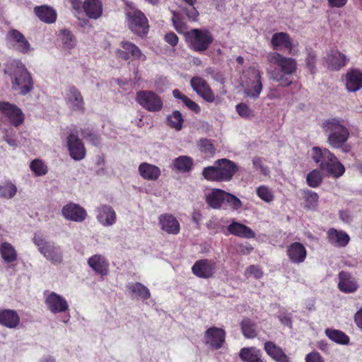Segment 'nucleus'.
Here are the masks:
<instances>
[{
	"label": "nucleus",
	"mask_w": 362,
	"mask_h": 362,
	"mask_svg": "<svg viewBox=\"0 0 362 362\" xmlns=\"http://www.w3.org/2000/svg\"><path fill=\"white\" fill-rule=\"evenodd\" d=\"M269 64L276 65L278 69L268 71L270 79L279 83L282 86L288 87L292 84L289 76L297 71V62L295 59L285 57L277 52H270L267 54Z\"/></svg>",
	"instance_id": "obj_1"
},
{
	"label": "nucleus",
	"mask_w": 362,
	"mask_h": 362,
	"mask_svg": "<svg viewBox=\"0 0 362 362\" xmlns=\"http://www.w3.org/2000/svg\"><path fill=\"white\" fill-rule=\"evenodd\" d=\"M322 128L327 136V141L332 148H342L344 152H348L347 148L344 145L348 141L350 133L348 128L337 117H332L325 120Z\"/></svg>",
	"instance_id": "obj_2"
},
{
	"label": "nucleus",
	"mask_w": 362,
	"mask_h": 362,
	"mask_svg": "<svg viewBox=\"0 0 362 362\" xmlns=\"http://www.w3.org/2000/svg\"><path fill=\"white\" fill-rule=\"evenodd\" d=\"M238 169V165L232 160L222 158L217 160L214 166L204 168L202 175L209 181H230Z\"/></svg>",
	"instance_id": "obj_3"
},
{
	"label": "nucleus",
	"mask_w": 362,
	"mask_h": 362,
	"mask_svg": "<svg viewBox=\"0 0 362 362\" xmlns=\"http://www.w3.org/2000/svg\"><path fill=\"white\" fill-rule=\"evenodd\" d=\"M312 151L313 160L320 164L321 169L327 171L336 177L344 174L345 171L344 165L329 150L315 146L312 148Z\"/></svg>",
	"instance_id": "obj_4"
},
{
	"label": "nucleus",
	"mask_w": 362,
	"mask_h": 362,
	"mask_svg": "<svg viewBox=\"0 0 362 362\" xmlns=\"http://www.w3.org/2000/svg\"><path fill=\"white\" fill-rule=\"evenodd\" d=\"M241 85L246 97L257 99L263 88L260 71L253 66L249 67L243 72Z\"/></svg>",
	"instance_id": "obj_5"
},
{
	"label": "nucleus",
	"mask_w": 362,
	"mask_h": 362,
	"mask_svg": "<svg viewBox=\"0 0 362 362\" xmlns=\"http://www.w3.org/2000/svg\"><path fill=\"white\" fill-rule=\"evenodd\" d=\"M11 77L12 88L21 95H26L31 91L33 82L31 76L25 65L16 63L15 69L9 73Z\"/></svg>",
	"instance_id": "obj_6"
},
{
	"label": "nucleus",
	"mask_w": 362,
	"mask_h": 362,
	"mask_svg": "<svg viewBox=\"0 0 362 362\" xmlns=\"http://www.w3.org/2000/svg\"><path fill=\"white\" fill-rule=\"evenodd\" d=\"M185 37L189 47L199 52L208 49L214 40V37L209 30L197 28L186 32Z\"/></svg>",
	"instance_id": "obj_7"
},
{
	"label": "nucleus",
	"mask_w": 362,
	"mask_h": 362,
	"mask_svg": "<svg viewBox=\"0 0 362 362\" xmlns=\"http://www.w3.org/2000/svg\"><path fill=\"white\" fill-rule=\"evenodd\" d=\"M33 242L40 253L52 264H59L62 262V252L59 246L47 241L42 235L37 233L34 235Z\"/></svg>",
	"instance_id": "obj_8"
},
{
	"label": "nucleus",
	"mask_w": 362,
	"mask_h": 362,
	"mask_svg": "<svg viewBox=\"0 0 362 362\" xmlns=\"http://www.w3.org/2000/svg\"><path fill=\"white\" fill-rule=\"evenodd\" d=\"M129 29L136 35L143 37L148 31V22L146 16L139 10H132L127 13Z\"/></svg>",
	"instance_id": "obj_9"
},
{
	"label": "nucleus",
	"mask_w": 362,
	"mask_h": 362,
	"mask_svg": "<svg viewBox=\"0 0 362 362\" xmlns=\"http://www.w3.org/2000/svg\"><path fill=\"white\" fill-rule=\"evenodd\" d=\"M136 100L143 108L150 112H158L163 106L161 98L151 90L138 91Z\"/></svg>",
	"instance_id": "obj_10"
},
{
	"label": "nucleus",
	"mask_w": 362,
	"mask_h": 362,
	"mask_svg": "<svg viewBox=\"0 0 362 362\" xmlns=\"http://www.w3.org/2000/svg\"><path fill=\"white\" fill-rule=\"evenodd\" d=\"M6 41L11 45L16 50L22 53L28 54L33 48L22 33L16 29H11L6 35Z\"/></svg>",
	"instance_id": "obj_11"
},
{
	"label": "nucleus",
	"mask_w": 362,
	"mask_h": 362,
	"mask_svg": "<svg viewBox=\"0 0 362 362\" xmlns=\"http://www.w3.org/2000/svg\"><path fill=\"white\" fill-rule=\"evenodd\" d=\"M120 45L123 49H117L116 55L118 58L127 61L129 59L130 54L134 60L146 61V55L142 53L139 47L135 44L129 41L123 40L120 42Z\"/></svg>",
	"instance_id": "obj_12"
},
{
	"label": "nucleus",
	"mask_w": 362,
	"mask_h": 362,
	"mask_svg": "<svg viewBox=\"0 0 362 362\" xmlns=\"http://www.w3.org/2000/svg\"><path fill=\"white\" fill-rule=\"evenodd\" d=\"M0 112L15 127H18L24 121V114L21 110L8 102H0Z\"/></svg>",
	"instance_id": "obj_13"
},
{
	"label": "nucleus",
	"mask_w": 362,
	"mask_h": 362,
	"mask_svg": "<svg viewBox=\"0 0 362 362\" xmlns=\"http://www.w3.org/2000/svg\"><path fill=\"white\" fill-rule=\"evenodd\" d=\"M190 83L192 89L209 103H213L215 100L214 94L206 81L201 77H193Z\"/></svg>",
	"instance_id": "obj_14"
},
{
	"label": "nucleus",
	"mask_w": 362,
	"mask_h": 362,
	"mask_svg": "<svg viewBox=\"0 0 362 362\" xmlns=\"http://www.w3.org/2000/svg\"><path fill=\"white\" fill-rule=\"evenodd\" d=\"M216 269V263L204 259L197 260L192 267V273L197 277L209 279L213 276Z\"/></svg>",
	"instance_id": "obj_15"
},
{
	"label": "nucleus",
	"mask_w": 362,
	"mask_h": 362,
	"mask_svg": "<svg viewBox=\"0 0 362 362\" xmlns=\"http://www.w3.org/2000/svg\"><path fill=\"white\" fill-rule=\"evenodd\" d=\"M270 44L274 49H285L288 54H291L294 45L293 40L287 33H275L270 40Z\"/></svg>",
	"instance_id": "obj_16"
},
{
	"label": "nucleus",
	"mask_w": 362,
	"mask_h": 362,
	"mask_svg": "<svg viewBox=\"0 0 362 362\" xmlns=\"http://www.w3.org/2000/svg\"><path fill=\"white\" fill-rule=\"evenodd\" d=\"M225 335L226 333L223 329L216 327H211L206 331L205 342L213 349H218L225 341Z\"/></svg>",
	"instance_id": "obj_17"
},
{
	"label": "nucleus",
	"mask_w": 362,
	"mask_h": 362,
	"mask_svg": "<svg viewBox=\"0 0 362 362\" xmlns=\"http://www.w3.org/2000/svg\"><path fill=\"white\" fill-rule=\"evenodd\" d=\"M67 143L70 156L73 159L81 160L85 157V148L76 134L71 133L68 136Z\"/></svg>",
	"instance_id": "obj_18"
},
{
	"label": "nucleus",
	"mask_w": 362,
	"mask_h": 362,
	"mask_svg": "<svg viewBox=\"0 0 362 362\" xmlns=\"http://www.w3.org/2000/svg\"><path fill=\"white\" fill-rule=\"evenodd\" d=\"M62 213L65 218L76 222H82L87 216L86 211L83 208L74 203L64 206Z\"/></svg>",
	"instance_id": "obj_19"
},
{
	"label": "nucleus",
	"mask_w": 362,
	"mask_h": 362,
	"mask_svg": "<svg viewBox=\"0 0 362 362\" xmlns=\"http://www.w3.org/2000/svg\"><path fill=\"white\" fill-rule=\"evenodd\" d=\"M45 303L48 309L53 313L66 311L69 308L66 300L54 292H52L47 296Z\"/></svg>",
	"instance_id": "obj_20"
},
{
	"label": "nucleus",
	"mask_w": 362,
	"mask_h": 362,
	"mask_svg": "<svg viewBox=\"0 0 362 362\" xmlns=\"http://www.w3.org/2000/svg\"><path fill=\"white\" fill-rule=\"evenodd\" d=\"M161 229L168 234L176 235L180 233V226L177 218L170 214H163L159 216Z\"/></svg>",
	"instance_id": "obj_21"
},
{
	"label": "nucleus",
	"mask_w": 362,
	"mask_h": 362,
	"mask_svg": "<svg viewBox=\"0 0 362 362\" xmlns=\"http://www.w3.org/2000/svg\"><path fill=\"white\" fill-rule=\"evenodd\" d=\"M339 289L346 293L355 292L359 287L355 278L351 274L346 272H341L339 274Z\"/></svg>",
	"instance_id": "obj_22"
},
{
	"label": "nucleus",
	"mask_w": 362,
	"mask_h": 362,
	"mask_svg": "<svg viewBox=\"0 0 362 362\" xmlns=\"http://www.w3.org/2000/svg\"><path fill=\"white\" fill-rule=\"evenodd\" d=\"M97 219L104 226H110L116 222V214L109 205H102L97 208Z\"/></svg>",
	"instance_id": "obj_23"
},
{
	"label": "nucleus",
	"mask_w": 362,
	"mask_h": 362,
	"mask_svg": "<svg viewBox=\"0 0 362 362\" xmlns=\"http://www.w3.org/2000/svg\"><path fill=\"white\" fill-rule=\"evenodd\" d=\"M327 234L328 242L336 247H345L350 240V238L346 232L338 230L334 228H329Z\"/></svg>",
	"instance_id": "obj_24"
},
{
	"label": "nucleus",
	"mask_w": 362,
	"mask_h": 362,
	"mask_svg": "<svg viewBox=\"0 0 362 362\" xmlns=\"http://www.w3.org/2000/svg\"><path fill=\"white\" fill-rule=\"evenodd\" d=\"M227 229L230 234L242 238L250 239L255 237V232L250 227L235 221L231 222Z\"/></svg>",
	"instance_id": "obj_25"
},
{
	"label": "nucleus",
	"mask_w": 362,
	"mask_h": 362,
	"mask_svg": "<svg viewBox=\"0 0 362 362\" xmlns=\"http://www.w3.org/2000/svg\"><path fill=\"white\" fill-rule=\"evenodd\" d=\"M287 255L293 263L300 264L305 259L307 252L301 243L296 242L288 247Z\"/></svg>",
	"instance_id": "obj_26"
},
{
	"label": "nucleus",
	"mask_w": 362,
	"mask_h": 362,
	"mask_svg": "<svg viewBox=\"0 0 362 362\" xmlns=\"http://www.w3.org/2000/svg\"><path fill=\"white\" fill-rule=\"evenodd\" d=\"M88 264L90 268L101 276H106L109 273V264L105 258L100 255H95L90 257Z\"/></svg>",
	"instance_id": "obj_27"
},
{
	"label": "nucleus",
	"mask_w": 362,
	"mask_h": 362,
	"mask_svg": "<svg viewBox=\"0 0 362 362\" xmlns=\"http://www.w3.org/2000/svg\"><path fill=\"white\" fill-rule=\"evenodd\" d=\"M20 323V317L16 311L5 309L0 310V324L8 328H16Z\"/></svg>",
	"instance_id": "obj_28"
},
{
	"label": "nucleus",
	"mask_w": 362,
	"mask_h": 362,
	"mask_svg": "<svg viewBox=\"0 0 362 362\" xmlns=\"http://www.w3.org/2000/svg\"><path fill=\"white\" fill-rule=\"evenodd\" d=\"M346 86L349 92H355L362 87V72L352 69L346 75Z\"/></svg>",
	"instance_id": "obj_29"
},
{
	"label": "nucleus",
	"mask_w": 362,
	"mask_h": 362,
	"mask_svg": "<svg viewBox=\"0 0 362 362\" xmlns=\"http://www.w3.org/2000/svg\"><path fill=\"white\" fill-rule=\"evenodd\" d=\"M83 6L86 16L90 18L97 19L102 16L103 4L100 0H86Z\"/></svg>",
	"instance_id": "obj_30"
},
{
	"label": "nucleus",
	"mask_w": 362,
	"mask_h": 362,
	"mask_svg": "<svg viewBox=\"0 0 362 362\" xmlns=\"http://www.w3.org/2000/svg\"><path fill=\"white\" fill-rule=\"evenodd\" d=\"M139 173L144 179L147 180H156L160 175V168L148 163H142L139 165Z\"/></svg>",
	"instance_id": "obj_31"
},
{
	"label": "nucleus",
	"mask_w": 362,
	"mask_h": 362,
	"mask_svg": "<svg viewBox=\"0 0 362 362\" xmlns=\"http://www.w3.org/2000/svg\"><path fill=\"white\" fill-rule=\"evenodd\" d=\"M264 350L270 357L277 362H289V358L282 349L272 341H267L264 344Z\"/></svg>",
	"instance_id": "obj_32"
},
{
	"label": "nucleus",
	"mask_w": 362,
	"mask_h": 362,
	"mask_svg": "<svg viewBox=\"0 0 362 362\" xmlns=\"http://www.w3.org/2000/svg\"><path fill=\"white\" fill-rule=\"evenodd\" d=\"M67 99L74 110L83 111L84 110L83 98L80 91L75 87L69 88Z\"/></svg>",
	"instance_id": "obj_33"
},
{
	"label": "nucleus",
	"mask_w": 362,
	"mask_h": 362,
	"mask_svg": "<svg viewBox=\"0 0 362 362\" xmlns=\"http://www.w3.org/2000/svg\"><path fill=\"white\" fill-rule=\"evenodd\" d=\"M325 59L328 66L333 69H339L348 61L347 57L339 51H332Z\"/></svg>",
	"instance_id": "obj_34"
},
{
	"label": "nucleus",
	"mask_w": 362,
	"mask_h": 362,
	"mask_svg": "<svg viewBox=\"0 0 362 362\" xmlns=\"http://www.w3.org/2000/svg\"><path fill=\"white\" fill-rule=\"evenodd\" d=\"M225 193L226 192L222 189H214L210 194L206 195V202L211 208L218 209L224 203Z\"/></svg>",
	"instance_id": "obj_35"
},
{
	"label": "nucleus",
	"mask_w": 362,
	"mask_h": 362,
	"mask_svg": "<svg viewBox=\"0 0 362 362\" xmlns=\"http://www.w3.org/2000/svg\"><path fill=\"white\" fill-rule=\"evenodd\" d=\"M35 13L41 21L45 23H51L56 21L57 13L55 11L47 6H36Z\"/></svg>",
	"instance_id": "obj_36"
},
{
	"label": "nucleus",
	"mask_w": 362,
	"mask_h": 362,
	"mask_svg": "<svg viewBox=\"0 0 362 362\" xmlns=\"http://www.w3.org/2000/svg\"><path fill=\"white\" fill-rule=\"evenodd\" d=\"M193 160L187 156H180L173 160V168L180 173H187L192 170Z\"/></svg>",
	"instance_id": "obj_37"
},
{
	"label": "nucleus",
	"mask_w": 362,
	"mask_h": 362,
	"mask_svg": "<svg viewBox=\"0 0 362 362\" xmlns=\"http://www.w3.org/2000/svg\"><path fill=\"white\" fill-rule=\"evenodd\" d=\"M0 252L5 262L11 263L17 258V253L14 247L8 243H3L0 246Z\"/></svg>",
	"instance_id": "obj_38"
},
{
	"label": "nucleus",
	"mask_w": 362,
	"mask_h": 362,
	"mask_svg": "<svg viewBox=\"0 0 362 362\" xmlns=\"http://www.w3.org/2000/svg\"><path fill=\"white\" fill-rule=\"evenodd\" d=\"M325 334L331 340L338 344H347L349 341V337L339 330L327 329Z\"/></svg>",
	"instance_id": "obj_39"
},
{
	"label": "nucleus",
	"mask_w": 362,
	"mask_h": 362,
	"mask_svg": "<svg viewBox=\"0 0 362 362\" xmlns=\"http://www.w3.org/2000/svg\"><path fill=\"white\" fill-rule=\"evenodd\" d=\"M127 288L132 293H135L137 296L143 299L146 300L150 297L149 290L141 283L136 282L129 284Z\"/></svg>",
	"instance_id": "obj_40"
},
{
	"label": "nucleus",
	"mask_w": 362,
	"mask_h": 362,
	"mask_svg": "<svg viewBox=\"0 0 362 362\" xmlns=\"http://www.w3.org/2000/svg\"><path fill=\"white\" fill-rule=\"evenodd\" d=\"M240 327L246 338H254L257 336L256 325L251 320L248 318L243 320Z\"/></svg>",
	"instance_id": "obj_41"
},
{
	"label": "nucleus",
	"mask_w": 362,
	"mask_h": 362,
	"mask_svg": "<svg viewBox=\"0 0 362 362\" xmlns=\"http://www.w3.org/2000/svg\"><path fill=\"white\" fill-rule=\"evenodd\" d=\"M168 125L177 131H180L182 127L184 122L182 114L178 110H175L172 115H169L167 119Z\"/></svg>",
	"instance_id": "obj_42"
},
{
	"label": "nucleus",
	"mask_w": 362,
	"mask_h": 362,
	"mask_svg": "<svg viewBox=\"0 0 362 362\" xmlns=\"http://www.w3.org/2000/svg\"><path fill=\"white\" fill-rule=\"evenodd\" d=\"M240 358L247 362H262L258 351L252 349L243 348L240 353Z\"/></svg>",
	"instance_id": "obj_43"
},
{
	"label": "nucleus",
	"mask_w": 362,
	"mask_h": 362,
	"mask_svg": "<svg viewBox=\"0 0 362 362\" xmlns=\"http://www.w3.org/2000/svg\"><path fill=\"white\" fill-rule=\"evenodd\" d=\"M305 208L315 209L318 204L319 196L316 192L310 190L304 191Z\"/></svg>",
	"instance_id": "obj_44"
},
{
	"label": "nucleus",
	"mask_w": 362,
	"mask_h": 362,
	"mask_svg": "<svg viewBox=\"0 0 362 362\" xmlns=\"http://www.w3.org/2000/svg\"><path fill=\"white\" fill-rule=\"evenodd\" d=\"M306 181L310 187H317L322 183V176L319 170H313L308 174Z\"/></svg>",
	"instance_id": "obj_45"
},
{
	"label": "nucleus",
	"mask_w": 362,
	"mask_h": 362,
	"mask_svg": "<svg viewBox=\"0 0 362 362\" xmlns=\"http://www.w3.org/2000/svg\"><path fill=\"white\" fill-rule=\"evenodd\" d=\"M30 169L37 176H42L47 173V165L39 159H35L31 162Z\"/></svg>",
	"instance_id": "obj_46"
},
{
	"label": "nucleus",
	"mask_w": 362,
	"mask_h": 362,
	"mask_svg": "<svg viewBox=\"0 0 362 362\" xmlns=\"http://www.w3.org/2000/svg\"><path fill=\"white\" fill-rule=\"evenodd\" d=\"M257 194L265 202L269 203L274 200V194L272 190L267 186L262 185L259 187L257 189Z\"/></svg>",
	"instance_id": "obj_47"
},
{
	"label": "nucleus",
	"mask_w": 362,
	"mask_h": 362,
	"mask_svg": "<svg viewBox=\"0 0 362 362\" xmlns=\"http://www.w3.org/2000/svg\"><path fill=\"white\" fill-rule=\"evenodd\" d=\"M16 187L12 183H6L0 186V196L4 198H11L16 194Z\"/></svg>",
	"instance_id": "obj_48"
},
{
	"label": "nucleus",
	"mask_w": 362,
	"mask_h": 362,
	"mask_svg": "<svg viewBox=\"0 0 362 362\" xmlns=\"http://www.w3.org/2000/svg\"><path fill=\"white\" fill-rule=\"evenodd\" d=\"M224 195V202L228 204L233 210H238L242 206L241 201L236 196L226 192Z\"/></svg>",
	"instance_id": "obj_49"
},
{
	"label": "nucleus",
	"mask_w": 362,
	"mask_h": 362,
	"mask_svg": "<svg viewBox=\"0 0 362 362\" xmlns=\"http://www.w3.org/2000/svg\"><path fill=\"white\" fill-rule=\"evenodd\" d=\"M172 21L173 23L175 30L179 33H183L185 35L186 32H187V28L186 24L180 19L178 14L173 13Z\"/></svg>",
	"instance_id": "obj_50"
},
{
	"label": "nucleus",
	"mask_w": 362,
	"mask_h": 362,
	"mask_svg": "<svg viewBox=\"0 0 362 362\" xmlns=\"http://www.w3.org/2000/svg\"><path fill=\"white\" fill-rule=\"evenodd\" d=\"M199 148L202 152L214 153L215 152V148L211 141L207 139H203L199 141Z\"/></svg>",
	"instance_id": "obj_51"
},
{
	"label": "nucleus",
	"mask_w": 362,
	"mask_h": 362,
	"mask_svg": "<svg viewBox=\"0 0 362 362\" xmlns=\"http://www.w3.org/2000/svg\"><path fill=\"white\" fill-rule=\"evenodd\" d=\"M82 135L85 139H88L94 145H98L100 143V136L88 129H83L82 131Z\"/></svg>",
	"instance_id": "obj_52"
},
{
	"label": "nucleus",
	"mask_w": 362,
	"mask_h": 362,
	"mask_svg": "<svg viewBox=\"0 0 362 362\" xmlns=\"http://www.w3.org/2000/svg\"><path fill=\"white\" fill-rule=\"evenodd\" d=\"M183 11L190 21H197L199 13L194 6H189V7L185 8Z\"/></svg>",
	"instance_id": "obj_53"
},
{
	"label": "nucleus",
	"mask_w": 362,
	"mask_h": 362,
	"mask_svg": "<svg viewBox=\"0 0 362 362\" xmlns=\"http://www.w3.org/2000/svg\"><path fill=\"white\" fill-rule=\"evenodd\" d=\"M62 40L67 47L71 48L74 46L73 35L69 30H64L61 32Z\"/></svg>",
	"instance_id": "obj_54"
},
{
	"label": "nucleus",
	"mask_w": 362,
	"mask_h": 362,
	"mask_svg": "<svg viewBox=\"0 0 362 362\" xmlns=\"http://www.w3.org/2000/svg\"><path fill=\"white\" fill-rule=\"evenodd\" d=\"M236 110L238 115L243 117H248L252 115V110L244 103H240L236 105Z\"/></svg>",
	"instance_id": "obj_55"
},
{
	"label": "nucleus",
	"mask_w": 362,
	"mask_h": 362,
	"mask_svg": "<svg viewBox=\"0 0 362 362\" xmlns=\"http://www.w3.org/2000/svg\"><path fill=\"white\" fill-rule=\"evenodd\" d=\"M252 163L256 169H259V171L264 175H267L269 173V169L264 166L262 164V160L259 157H255L252 159Z\"/></svg>",
	"instance_id": "obj_56"
},
{
	"label": "nucleus",
	"mask_w": 362,
	"mask_h": 362,
	"mask_svg": "<svg viewBox=\"0 0 362 362\" xmlns=\"http://www.w3.org/2000/svg\"><path fill=\"white\" fill-rule=\"evenodd\" d=\"M183 103L189 109H190L192 111H193L194 112H195L197 114L200 112V111H201L199 106L196 103H194V101H192L191 99H189L187 97L183 98Z\"/></svg>",
	"instance_id": "obj_57"
},
{
	"label": "nucleus",
	"mask_w": 362,
	"mask_h": 362,
	"mask_svg": "<svg viewBox=\"0 0 362 362\" xmlns=\"http://www.w3.org/2000/svg\"><path fill=\"white\" fill-rule=\"evenodd\" d=\"M246 272L249 274L253 275L255 279H260L262 277L263 273L261 269L255 265H251L247 267Z\"/></svg>",
	"instance_id": "obj_58"
},
{
	"label": "nucleus",
	"mask_w": 362,
	"mask_h": 362,
	"mask_svg": "<svg viewBox=\"0 0 362 362\" xmlns=\"http://www.w3.org/2000/svg\"><path fill=\"white\" fill-rule=\"evenodd\" d=\"M315 59L316 56L313 53H308L305 59L306 66L312 73L314 72L315 69Z\"/></svg>",
	"instance_id": "obj_59"
},
{
	"label": "nucleus",
	"mask_w": 362,
	"mask_h": 362,
	"mask_svg": "<svg viewBox=\"0 0 362 362\" xmlns=\"http://www.w3.org/2000/svg\"><path fill=\"white\" fill-rule=\"evenodd\" d=\"M306 362H324L322 357L317 351L308 354L305 357Z\"/></svg>",
	"instance_id": "obj_60"
},
{
	"label": "nucleus",
	"mask_w": 362,
	"mask_h": 362,
	"mask_svg": "<svg viewBox=\"0 0 362 362\" xmlns=\"http://www.w3.org/2000/svg\"><path fill=\"white\" fill-rule=\"evenodd\" d=\"M165 41L172 46H175L178 42L177 36L173 33H167L165 35Z\"/></svg>",
	"instance_id": "obj_61"
},
{
	"label": "nucleus",
	"mask_w": 362,
	"mask_h": 362,
	"mask_svg": "<svg viewBox=\"0 0 362 362\" xmlns=\"http://www.w3.org/2000/svg\"><path fill=\"white\" fill-rule=\"evenodd\" d=\"M354 320L357 326L362 329V308L355 314Z\"/></svg>",
	"instance_id": "obj_62"
},
{
	"label": "nucleus",
	"mask_w": 362,
	"mask_h": 362,
	"mask_svg": "<svg viewBox=\"0 0 362 362\" xmlns=\"http://www.w3.org/2000/svg\"><path fill=\"white\" fill-rule=\"evenodd\" d=\"M329 4L334 7H342L344 6L347 0H328Z\"/></svg>",
	"instance_id": "obj_63"
},
{
	"label": "nucleus",
	"mask_w": 362,
	"mask_h": 362,
	"mask_svg": "<svg viewBox=\"0 0 362 362\" xmlns=\"http://www.w3.org/2000/svg\"><path fill=\"white\" fill-rule=\"evenodd\" d=\"M339 216L344 222L349 223L351 221V217L347 211H341Z\"/></svg>",
	"instance_id": "obj_64"
}]
</instances>
